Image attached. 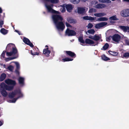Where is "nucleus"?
Masks as SVG:
<instances>
[{
    "label": "nucleus",
    "instance_id": "f257e3e1",
    "mask_svg": "<svg viewBox=\"0 0 129 129\" xmlns=\"http://www.w3.org/2000/svg\"><path fill=\"white\" fill-rule=\"evenodd\" d=\"M78 40L80 43L84 44L85 43L86 44H90V45L95 46L96 44H94L95 43L92 40H91L89 39H85V41L83 40V37L82 36L79 37L78 38Z\"/></svg>",
    "mask_w": 129,
    "mask_h": 129
},
{
    "label": "nucleus",
    "instance_id": "f03ea898",
    "mask_svg": "<svg viewBox=\"0 0 129 129\" xmlns=\"http://www.w3.org/2000/svg\"><path fill=\"white\" fill-rule=\"evenodd\" d=\"M52 18L55 24L57 23L59 21H62L63 18L62 16L59 15H53L52 16Z\"/></svg>",
    "mask_w": 129,
    "mask_h": 129
},
{
    "label": "nucleus",
    "instance_id": "7ed1b4c3",
    "mask_svg": "<svg viewBox=\"0 0 129 129\" xmlns=\"http://www.w3.org/2000/svg\"><path fill=\"white\" fill-rule=\"evenodd\" d=\"M12 49L10 52H7L6 55L8 56H11L12 55H14L18 53L17 50L15 46L13 48L12 47Z\"/></svg>",
    "mask_w": 129,
    "mask_h": 129
},
{
    "label": "nucleus",
    "instance_id": "20e7f679",
    "mask_svg": "<svg viewBox=\"0 0 129 129\" xmlns=\"http://www.w3.org/2000/svg\"><path fill=\"white\" fill-rule=\"evenodd\" d=\"M65 35L68 36H75L76 35V33L74 30L67 28L66 31Z\"/></svg>",
    "mask_w": 129,
    "mask_h": 129
},
{
    "label": "nucleus",
    "instance_id": "39448f33",
    "mask_svg": "<svg viewBox=\"0 0 129 129\" xmlns=\"http://www.w3.org/2000/svg\"><path fill=\"white\" fill-rule=\"evenodd\" d=\"M56 26L58 30H61L63 31L65 28V25L62 21H59L56 24Z\"/></svg>",
    "mask_w": 129,
    "mask_h": 129
},
{
    "label": "nucleus",
    "instance_id": "423d86ee",
    "mask_svg": "<svg viewBox=\"0 0 129 129\" xmlns=\"http://www.w3.org/2000/svg\"><path fill=\"white\" fill-rule=\"evenodd\" d=\"M121 15L124 17L129 16V9H123L120 12Z\"/></svg>",
    "mask_w": 129,
    "mask_h": 129
},
{
    "label": "nucleus",
    "instance_id": "0eeeda50",
    "mask_svg": "<svg viewBox=\"0 0 129 129\" xmlns=\"http://www.w3.org/2000/svg\"><path fill=\"white\" fill-rule=\"evenodd\" d=\"M121 37V36L117 34H115L112 37L113 40L117 43H118L120 41Z\"/></svg>",
    "mask_w": 129,
    "mask_h": 129
},
{
    "label": "nucleus",
    "instance_id": "6e6552de",
    "mask_svg": "<svg viewBox=\"0 0 129 129\" xmlns=\"http://www.w3.org/2000/svg\"><path fill=\"white\" fill-rule=\"evenodd\" d=\"M77 13L79 14H84L85 13V7H79L77 8Z\"/></svg>",
    "mask_w": 129,
    "mask_h": 129
},
{
    "label": "nucleus",
    "instance_id": "1a4fd4ad",
    "mask_svg": "<svg viewBox=\"0 0 129 129\" xmlns=\"http://www.w3.org/2000/svg\"><path fill=\"white\" fill-rule=\"evenodd\" d=\"M19 92V91L17 90V89L9 93V97L10 99H13L17 94V93Z\"/></svg>",
    "mask_w": 129,
    "mask_h": 129
},
{
    "label": "nucleus",
    "instance_id": "9d476101",
    "mask_svg": "<svg viewBox=\"0 0 129 129\" xmlns=\"http://www.w3.org/2000/svg\"><path fill=\"white\" fill-rule=\"evenodd\" d=\"M5 83L8 85H11L14 86L16 84V81L10 79H8L5 80Z\"/></svg>",
    "mask_w": 129,
    "mask_h": 129
},
{
    "label": "nucleus",
    "instance_id": "9b49d317",
    "mask_svg": "<svg viewBox=\"0 0 129 129\" xmlns=\"http://www.w3.org/2000/svg\"><path fill=\"white\" fill-rule=\"evenodd\" d=\"M23 41L24 43L29 45L31 47H34V46L33 44L28 38L25 37H24Z\"/></svg>",
    "mask_w": 129,
    "mask_h": 129
},
{
    "label": "nucleus",
    "instance_id": "f8f14e48",
    "mask_svg": "<svg viewBox=\"0 0 129 129\" xmlns=\"http://www.w3.org/2000/svg\"><path fill=\"white\" fill-rule=\"evenodd\" d=\"M46 7L48 12L53 13H58V11H56L53 9L50 6L46 5Z\"/></svg>",
    "mask_w": 129,
    "mask_h": 129
},
{
    "label": "nucleus",
    "instance_id": "ddd939ff",
    "mask_svg": "<svg viewBox=\"0 0 129 129\" xmlns=\"http://www.w3.org/2000/svg\"><path fill=\"white\" fill-rule=\"evenodd\" d=\"M65 52L66 54V55L67 56H69L71 57L74 58L76 57V54L74 52L71 51H66Z\"/></svg>",
    "mask_w": 129,
    "mask_h": 129
},
{
    "label": "nucleus",
    "instance_id": "4468645a",
    "mask_svg": "<svg viewBox=\"0 0 129 129\" xmlns=\"http://www.w3.org/2000/svg\"><path fill=\"white\" fill-rule=\"evenodd\" d=\"M119 27L124 32L129 31V26L121 25L119 26Z\"/></svg>",
    "mask_w": 129,
    "mask_h": 129
},
{
    "label": "nucleus",
    "instance_id": "2eb2a0df",
    "mask_svg": "<svg viewBox=\"0 0 129 129\" xmlns=\"http://www.w3.org/2000/svg\"><path fill=\"white\" fill-rule=\"evenodd\" d=\"M107 24V23L106 22H102L96 24L95 27L96 28H99L106 25Z\"/></svg>",
    "mask_w": 129,
    "mask_h": 129
},
{
    "label": "nucleus",
    "instance_id": "dca6fc26",
    "mask_svg": "<svg viewBox=\"0 0 129 129\" xmlns=\"http://www.w3.org/2000/svg\"><path fill=\"white\" fill-rule=\"evenodd\" d=\"M51 52V51L49 50V48H47L46 49H44L43 50V53L45 56L47 57H48L49 56V54Z\"/></svg>",
    "mask_w": 129,
    "mask_h": 129
},
{
    "label": "nucleus",
    "instance_id": "f3484780",
    "mask_svg": "<svg viewBox=\"0 0 129 129\" xmlns=\"http://www.w3.org/2000/svg\"><path fill=\"white\" fill-rule=\"evenodd\" d=\"M93 7L95 8L96 9H102L106 7V5L105 4H99L94 6Z\"/></svg>",
    "mask_w": 129,
    "mask_h": 129
},
{
    "label": "nucleus",
    "instance_id": "a211bd4d",
    "mask_svg": "<svg viewBox=\"0 0 129 129\" xmlns=\"http://www.w3.org/2000/svg\"><path fill=\"white\" fill-rule=\"evenodd\" d=\"M15 63L16 66L15 73L17 75H19V70L20 68V65L19 63L17 62H15Z\"/></svg>",
    "mask_w": 129,
    "mask_h": 129
},
{
    "label": "nucleus",
    "instance_id": "6ab92c4d",
    "mask_svg": "<svg viewBox=\"0 0 129 129\" xmlns=\"http://www.w3.org/2000/svg\"><path fill=\"white\" fill-rule=\"evenodd\" d=\"M109 19L111 20L110 21V23H115L114 21H112V20H119L117 18L116 15H114L110 17Z\"/></svg>",
    "mask_w": 129,
    "mask_h": 129
},
{
    "label": "nucleus",
    "instance_id": "aec40b11",
    "mask_svg": "<svg viewBox=\"0 0 129 129\" xmlns=\"http://www.w3.org/2000/svg\"><path fill=\"white\" fill-rule=\"evenodd\" d=\"M67 20L68 22L70 23H75L76 22V20L71 17H69L67 18Z\"/></svg>",
    "mask_w": 129,
    "mask_h": 129
},
{
    "label": "nucleus",
    "instance_id": "412c9836",
    "mask_svg": "<svg viewBox=\"0 0 129 129\" xmlns=\"http://www.w3.org/2000/svg\"><path fill=\"white\" fill-rule=\"evenodd\" d=\"M15 46L12 43H9L8 44L6 47V49H7L8 51H9L12 49V47L13 48Z\"/></svg>",
    "mask_w": 129,
    "mask_h": 129
},
{
    "label": "nucleus",
    "instance_id": "4be33fe9",
    "mask_svg": "<svg viewBox=\"0 0 129 129\" xmlns=\"http://www.w3.org/2000/svg\"><path fill=\"white\" fill-rule=\"evenodd\" d=\"M19 83L21 85H23L24 84V79L23 78L20 77L18 79Z\"/></svg>",
    "mask_w": 129,
    "mask_h": 129
},
{
    "label": "nucleus",
    "instance_id": "5701e85b",
    "mask_svg": "<svg viewBox=\"0 0 129 129\" xmlns=\"http://www.w3.org/2000/svg\"><path fill=\"white\" fill-rule=\"evenodd\" d=\"M66 8L67 11L69 12H71L73 9L72 6L71 4L66 5Z\"/></svg>",
    "mask_w": 129,
    "mask_h": 129
},
{
    "label": "nucleus",
    "instance_id": "b1692460",
    "mask_svg": "<svg viewBox=\"0 0 129 129\" xmlns=\"http://www.w3.org/2000/svg\"><path fill=\"white\" fill-rule=\"evenodd\" d=\"M8 30L4 28H1L0 30V32L4 35H6L8 32Z\"/></svg>",
    "mask_w": 129,
    "mask_h": 129
},
{
    "label": "nucleus",
    "instance_id": "393cba45",
    "mask_svg": "<svg viewBox=\"0 0 129 129\" xmlns=\"http://www.w3.org/2000/svg\"><path fill=\"white\" fill-rule=\"evenodd\" d=\"M6 89H4L0 90L1 94L4 97H6L8 95V93L6 91Z\"/></svg>",
    "mask_w": 129,
    "mask_h": 129
},
{
    "label": "nucleus",
    "instance_id": "a878e982",
    "mask_svg": "<svg viewBox=\"0 0 129 129\" xmlns=\"http://www.w3.org/2000/svg\"><path fill=\"white\" fill-rule=\"evenodd\" d=\"M6 77V75L5 73H2L0 77V81H3L5 79Z\"/></svg>",
    "mask_w": 129,
    "mask_h": 129
},
{
    "label": "nucleus",
    "instance_id": "bb28decb",
    "mask_svg": "<svg viewBox=\"0 0 129 129\" xmlns=\"http://www.w3.org/2000/svg\"><path fill=\"white\" fill-rule=\"evenodd\" d=\"M106 15V14L104 13H95L94 14V15L97 17H100Z\"/></svg>",
    "mask_w": 129,
    "mask_h": 129
},
{
    "label": "nucleus",
    "instance_id": "cd10ccee",
    "mask_svg": "<svg viewBox=\"0 0 129 129\" xmlns=\"http://www.w3.org/2000/svg\"><path fill=\"white\" fill-rule=\"evenodd\" d=\"M70 2L72 4H79L80 0H69Z\"/></svg>",
    "mask_w": 129,
    "mask_h": 129
},
{
    "label": "nucleus",
    "instance_id": "c85d7f7f",
    "mask_svg": "<svg viewBox=\"0 0 129 129\" xmlns=\"http://www.w3.org/2000/svg\"><path fill=\"white\" fill-rule=\"evenodd\" d=\"M100 3H103L109 4L111 2L109 0H99Z\"/></svg>",
    "mask_w": 129,
    "mask_h": 129
},
{
    "label": "nucleus",
    "instance_id": "c756f323",
    "mask_svg": "<svg viewBox=\"0 0 129 129\" xmlns=\"http://www.w3.org/2000/svg\"><path fill=\"white\" fill-rule=\"evenodd\" d=\"M108 52L110 54L113 56H117L118 55V53L117 52L110 50L108 51Z\"/></svg>",
    "mask_w": 129,
    "mask_h": 129
},
{
    "label": "nucleus",
    "instance_id": "7c9ffc66",
    "mask_svg": "<svg viewBox=\"0 0 129 129\" xmlns=\"http://www.w3.org/2000/svg\"><path fill=\"white\" fill-rule=\"evenodd\" d=\"M7 85L5 84L4 83H2L1 84V89L0 90L2 89H5L6 87L7 86Z\"/></svg>",
    "mask_w": 129,
    "mask_h": 129
},
{
    "label": "nucleus",
    "instance_id": "2f4dec72",
    "mask_svg": "<svg viewBox=\"0 0 129 129\" xmlns=\"http://www.w3.org/2000/svg\"><path fill=\"white\" fill-rule=\"evenodd\" d=\"M73 59L70 58L68 57H66L65 58H63L62 59V61L64 62L68 61H72L73 60Z\"/></svg>",
    "mask_w": 129,
    "mask_h": 129
},
{
    "label": "nucleus",
    "instance_id": "473e14b6",
    "mask_svg": "<svg viewBox=\"0 0 129 129\" xmlns=\"http://www.w3.org/2000/svg\"><path fill=\"white\" fill-rule=\"evenodd\" d=\"M45 1L50 2L51 3L53 4H56L58 3L59 1L58 0H45Z\"/></svg>",
    "mask_w": 129,
    "mask_h": 129
},
{
    "label": "nucleus",
    "instance_id": "72a5a7b5",
    "mask_svg": "<svg viewBox=\"0 0 129 129\" xmlns=\"http://www.w3.org/2000/svg\"><path fill=\"white\" fill-rule=\"evenodd\" d=\"M108 19L107 18L105 17H102L98 18V20L99 21H107L108 20Z\"/></svg>",
    "mask_w": 129,
    "mask_h": 129
},
{
    "label": "nucleus",
    "instance_id": "f704fd0d",
    "mask_svg": "<svg viewBox=\"0 0 129 129\" xmlns=\"http://www.w3.org/2000/svg\"><path fill=\"white\" fill-rule=\"evenodd\" d=\"M14 88V86H8L7 85L6 88V90L8 91L12 90Z\"/></svg>",
    "mask_w": 129,
    "mask_h": 129
},
{
    "label": "nucleus",
    "instance_id": "c9c22d12",
    "mask_svg": "<svg viewBox=\"0 0 129 129\" xmlns=\"http://www.w3.org/2000/svg\"><path fill=\"white\" fill-rule=\"evenodd\" d=\"M109 47V45L108 43H106L104 46H103L102 48L103 49V50H107Z\"/></svg>",
    "mask_w": 129,
    "mask_h": 129
},
{
    "label": "nucleus",
    "instance_id": "e433bc0d",
    "mask_svg": "<svg viewBox=\"0 0 129 129\" xmlns=\"http://www.w3.org/2000/svg\"><path fill=\"white\" fill-rule=\"evenodd\" d=\"M93 40L96 41H97L100 39V37L98 36L95 35L93 37Z\"/></svg>",
    "mask_w": 129,
    "mask_h": 129
},
{
    "label": "nucleus",
    "instance_id": "4c0bfd02",
    "mask_svg": "<svg viewBox=\"0 0 129 129\" xmlns=\"http://www.w3.org/2000/svg\"><path fill=\"white\" fill-rule=\"evenodd\" d=\"M101 58L102 59L104 60L107 61L108 60H109L110 59L108 57H107L105 55H104L101 56Z\"/></svg>",
    "mask_w": 129,
    "mask_h": 129
},
{
    "label": "nucleus",
    "instance_id": "58836bf2",
    "mask_svg": "<svg viewBox=\"0 0 129 129\" xmlns=\"http://www.w3.org/2000/svg\"><path fill=\"white\" fill-rule=\"evenodd\" d=\"M17 58V57H12L6 58H5V60L6 61H8L9 60L16 59Z\"/></svg>",
    "mask_w": 129,
    "mask_h": 129
},
{
    "label": "nucleus",
    "instance_id": "ea45409f",
    "mask_svg": "<svg viewBox=\"0 0 129 129\" xmlns=\"http://www.w3.org/2000/svg\"><path fill=\"white\" fill-rule=\"evenodd\" d=\"M87 32L89 34H93L95 32V31L94 29H91L88 30Z\"/></svg>",
    "mask_w": 129,
    "mask_h": 129
},
{
    "label": "nucleus",
    "instance_id": "a19ab883",
    "mask_svg": "<svg viewBox=\"0 0 129 129\" xmlns=\"http://www.w3.org/2000/svg\"><path fill=\"white\" fill-rule=\"evenodd\" d=\"M123 56L125 58L129 57V52L125 53L123 54Z\"/></svg>",
    "mask_w": 129,
    "mask_h": 129
},
{
    "label": "nucleus",
    "instance_id": "79ce46f5",
    "mask_svg": "<svg viewBox=\"0 0 129 129\" xmlns=\"http://www.w3.org/2000/svg\"><path fill=\"white\" fill-rule=\"evenodd\" d=\"M17 90L19 91H20V92L17 93V94H18L19 95V96L18 97H19V98L20 97H22L23 96V94L21 93V90L20 89H17Z\"/></svg>",
    "mask_w": 129,
    "mask_h": 129
},
{
    "label": "nucleus",
    "instance_id": "37998d69",
    "mask_svg": "<svg viewBox=\"0 0 129 129\" xmlns=\"http://www.w3.org/2000/svg\"><path fill=\"white\" fill-rule=\"evenodd\" d=\"M8 69L9 70L12 72L14 69V67L12 65H10L8 67Z\"/></svg>",
    "mask_w": 129,
    "mask_h": 129
},
{
    "label": "nucleus",
    "instance_id": "c03bdc74",
    "mask_svg": "<svg viewBox=\"0 0 129 129\" xmlns=\"http://www.w3.org/2000/svg\"><path fill=\"white\" fill-rule=\"evenodd\" d=\"M93 25L90 23H89L87 26L88 29H91L93 26Z\"/></svg>",
    "mask_w": 129,
    "mask_h": 129
},
{
    "label": "nucleus",
    "instance_id": "a18cd8bd",
    "mask_svg": "<svg viewBox=\"0 0 129 129\" xmlns=\"http://www.w3.org/2000/svg\"><path fill=\"white\" fill-rule=\"evenodd\" d=\"M124 42L125 44L126 45H129V40L128 39H125L124 40Z\"/></svg>",
    "mask_w": 129,
    "mask_h": 129
},
{
    "label": "nucleus",
    "instance_id": "49530a36",
    "mask_svg": "<svg viewBox=\"0 0 129 129\" xmlns=\"http://www.w3.org/2000/svg\"><path fill=\"white\" fill-rule=\"evenodd\" d=\"M6 52V50L4 51L2 53V54H1V56L3 58H4L5 57V53Z\"/></svg>",
    "mask_w": 129,
    "mask_h": 129
},
{
    "label": "nucleus",
    "instance_id": "de8ad7c7",
    "mask_svg": "<svg viewBox=\"0 0 129 129\" xmlns=\"http://www.w3.org/2000/svg\"><path fill=\"white\" fill-rule=\"evenodd\" d=\"M94 10L95 11L96 10L95 9H93V8H91L89 9V13H92L94 12Z\"/></svg>",
    "mask_w": 129,
    "mask_h": 129
},
{
    "label": "nucleus",
    "instance_id": "09e8293b",
    "mask_svg": "<svg viewBox=\"0 0 129 129\" xmlns=\"http://www.w3.org/2000/svg\"><path fill=\"white\" fill-rule=\"evenodd\" d=\"M89 16H86L82 17L83 19L85 20H89Z\"/></svg>",
    "mask_w": 129,
    "mask_h": 129
},
{
    "label": "nucleus",
    "instance_id": "8fccbe9b",
    "mask_svg": "<svg viewBox=\"0 0 129 129\" xmlns=\"http://www.w3.org/2000/svg\"><path fill=\"white\" fill-rule=\"evenodd\" d=\"M19 98V97H17L16 98H14L12 100V103H15L16 100Z\"/></svg>",
    "mask_w": 129,
    "mask_h": 129
},
{
    "label": "nucleus",
    "instance_id": "3c124183",
    "mask_svg": "<svg viewBox=\"0 0 129 129\" xmlns=\"http://www.w3.org/2000/svg\"><path fill=\"white\" fill-rule=\"evenodd\" d=\"M66 26L68 27H72V26L70 24L67 22H66Z\"/></svg>",
    "mask_w": 129,
    "mask_h": 129
},
{
    "label": "nucleus",
    "instance_id": "603ef678",
    "mask_svg": "<svg viewBox=\"0 0 129 129\" xmlns=\"http://www.w3.org/2000/svg\"><path fill=\"white\" fill-rule=\"evenodd\" d=\"M94 20V18L91 16L89 17V20Z\"/></svg>",
    "mask_w": 129,
    "mask_h": 129
},
{
    "label": "nucleus",
    "instance_id": "864d4df0",
    "mask_svg": "<svg viewBox=\"0 0 129 129\" xmlns=\"http://www.w3.org/2000/svg\"><path fill=\"white\" fill-rule=\"evenodd\" d=\"M15 31L19 35H21L20 32V31L17 30H15Z\"/></svg>",
    "mask_w": 129,
    "mask_h": 129
},
{
    "label": "nucleus",
    "instance_id": "5fc2aeb1",
    "mask_svg": "<svg viewBox=\"0 0 129 129\" xmlns=\"http://www.w3.org/2000/svg\"><path fill=\"white\" fill-rule=\"evenodd\" d=\"M4 24L3 21V20H0V25H3Z\"/></svg>",
    "mask_w": 129,
    "mask_h": 129
},
{
    "label": "nucleus",
    "instance_id": "6e6d98bb",
    "mask_svg": "<svg viewBox=\"0 0 129 129\" xmlns=\"http://www.w3.org/2000/svg\"><path fill=\"white\" fill-rule=\"evenodd\" d=\"M30 52L31 54L32 55H35V54H34V52H33L32 50H31L30 51Z\"/></svg>",
    "mask_w": 129,
    "mask_h": 129
},
{
    "label": "nucleus",
    "instance_id": "4d7b16f0",
    "mask_svg": "<svg viewBox=\"0 0 129 129\" xmlns=\"http://www.w3.org/2000/svg\"><path fill=\"white\" fill-rule=\"evenodd\" d=\"M107 41H110V37L107 38Z\"/></svg>",
    "mask_w": 129,
    "mask_h": 129
},
{
    "label": "nucleus",
    "instance_id": "13d9d810",
    "mask_svg": "<svg viewBox=\"0 0 129 129\" xmlns=\"http://www.w3.org/2000/svg\"><path fill=\"white\" fill-rule=\"evenodd\" d=\"M4 122L3 121L2 122L1 121H0V126L2 125L3 124Z\"/></svg>",
    "mask_w": 129,
    "mask_h": 129
},
{
    "label": "nucleus",
    "instance_id": "bf43d9fd",
    "mask_svg": "<svg viewBox=\"0 0 129 129\" xmlns=\"http://www.w3.org/2000/svg\"><path fill=\"white\" fill-rule=\"evenodd\" d=\"M34 54H35V55H39V52H35Z\"/></svg>",
    "mask_w": 129,
    "mask_h": 129
},
{
    "label": "nucleus",
    "instance_id": "052dcab7",
    "mask_svg": "<svg viewBox=\"0 0 129 129\" xmlns=\"http://www.w3.org/2000/svg\"><path fill=\"white\" fill-rule=\"evenodd\" d=\"M3 12V10L2 8L0 7V14L1 13Z\"/></svg>",
    "mask_w": 129,
    "mask_h": 129
},
{
    "label": "nucleus",
    "instance_id": "680f3d73",
    "mask_svg": "<svg viewBox=\"0 0 129 129\" xmlns=\"http://www.w3.org/2000/svg\"><path fill=\"white\" fill-rule=\"evenodd\" d=\"M89 38L90 39L93 40V37L92 36H89Z\"/></svg>",
    "mask_w": 129,
    "mask_h": 129
},
{
    "label": "nucleus",
    "instance_id": "e2e57ef3",
    "mask_svg": "<svg viewBox=\"0 0 129 129\" xmlns=\"http://www.w3.org/2000/svg\"><path fill=\"white\" fill-rule=\"evenodd\" d=\"M124 1L126 2H129V0H123Z\"/></svg>",
    "mask_w": 129,
    "mask_h": 129
},
{
    "label": "nucleus",
    "instance_id": "0e129e2a",
    "mask_svg": "<svg viewBox=\"0 0 129 129\" xmlns=\"http://www.w3.org/2000/svg\"><path fill=\"white\" fill-rule=\"evenodd\" d=\"M87 0H81V1L84 2H86Z\"/></svg>",
    "mask_w": 129,
    "mask_h": 129
},
{
    "label": "nucleus",
    "instance_id": "69168bd1",
    "mask_svg": "<svg viewBox=\"0 0 129 129\" xmlns=\"http://www.w3.org/2000/svg\"><path fill=\"white\" fill-rule=\"evenodd\" d=\"M3 25H0V27L1 28H2L3 27Z\"/></svg>",
    "mask_w": 129,
    "mask_h": 129
},
{
    "label": "nucleus",
    "instance_id": "338daca9",
    "mask_svg": "<svg viewBox=\"0 0 129 129\" xmlns=\"http://www.w3.org/2000/svg\"><path fill=\"white\" fill-rule=\"evenodd\" d=\"M45 47L47 48H48V45H46L45 46Z\"/></svg>",
    "mask_w": 129,
    "mask_h": 129
},
{
    "label": "nucleus",
    "instance_id": "774afa93",
    "mask_svg": "<svg viewBox=\"0 0 129 129\" xmlns=\"http://www.w3.org/2000/svg\"><path fill=\"white\" fill-rule=\"evenodd\" d=\"M3 14H4V17H5V13H4Z\"/></svg>",
    "mask_w": 129,
    "mask_h": 129
}]
</instances>
